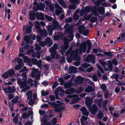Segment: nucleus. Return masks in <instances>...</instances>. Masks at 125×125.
I'll use <instances>...</instances> for the list:
<instances>
[{
	"instance_id": "7ed1b4c3",
	"label": "nucleus",
	"mask_w": 125,
	"mask_h": 125,
	"mask_svg": "<svg viewBox=\"0 0 125 125\" xmlns=\"http://www.w3.org/2000/svg\"><path fill=\"white\" fill-rule=\"evenodd\" d=\"M95 58L94 55L90 54L88 55L86 58L85 59V61L88 62L90 61L92 62L94 64L95 62Z\"/></svg>"
},
{
	"instance_id": "4d7b16f0",
	"label": "nucleus",
	"mask_w": 125,
	"mask_h": 125,
	"mask_svg": "<svg viewBox=\"0 0 125 125\" xmlns=\"http://www.w3.org/2000/svg\"><path fill=\"white\" fill-rule=\"evenodd\" d=\"M90 64L88 63H84L83 64L82 66L84 68H86L90 66Z\"/></svg>"
},
{
	"instance_id": "ddd939ff",
	"label": "nucleus",
	"mask_w": 125,
	"mask_h": 125,
	"mask_svg": "<svg viewBox=\"0 0 125 125\" xmlns=\"http://www.w3.org/2000/svg\"><path fill=\"white\" fill-rule=\"evenodd\" d=\"M36 18L38 20L41 21L44 20V14L42 13H39V12H37L36 15Z\"/></svg>"
},
{
	"instance_id": "39448f33",
	"label": "nucleus",
	"mask_w": 125,
	"mask_h": 125,
	"mask_svg": "<svg viewBox=\"0 0 125 125\" xmlns=\"http://www.w3.org/2000/svg\"><path fill=\"white\" fill-rule=\"evenodd\" d=\"M52 23V25L54 30H58L61 28V26L60 25L57 21L56 20H53Z\"/></svg>"
},
{
	"instance_id": "ea45409f",
	"label": "nucleus",
	"mask_w": 125,
	"mask_h": 125,
	"mask_svg": "<svg viewBox=\"0 0 125 125\" xmlns=\"http://www.w3.org/2000/svg\"><path fill=\"white\" fill-rule=\"evenodd\" d=\"M83 90V87H80L76 90V92L77 94H79L82 92Z\"/></svg>"
},
{
	"instance_id": "3c124183",
	"label": "nucleus",
	"mask_w": 125,
	"mask_h": 125,
	"mask_svg": "<svg viewBox=\"0 0 125 125\" xmlns=\"http://www.w3.org/2000/svg\"><path fill=\"white\" fill-rule=\"evenodd\" d=\"M104 54V55L108 56L110 57H111L113 55L112 53L110 52H105Z\"/></svg>"
},
{
	"instance_id": "4468645a",
	"label": "nucleus",
	"mask_w": 125,
	"mask_h": 125,
	"mask_svg": "<svg viewBox=\"0 0 125 125\" xmlns=\"http://www.w3.org/2000/svg\"><path fill=\"white\" fill-rule=\"evenodd\" d=\"M49 34L50 36H51L52 35V32L53 30H54L52 25H49L48 26L47 28Z\"/></svg>"
},
{
	"instance_id": "338daca9",
	"label": "nucleus",
	"mask_w": 125,
	"mask_h": 125,
	"mask_svg": "<svg viewBox=\"0 0 125 125\" xmlns=\"http://www.w3.org/2000/svg\"><path fill=\"white\" fill-rule=\"evenodd\" d=\"M39 44L42 47H44L45 46V45H46L45 42L42 41H41L40 42Z\"/></svg>"
},
{
	"instance_id": "6ab92c4d",
	"label": "nucleus",
	"mask_w": 125,
	"mask_h": 125,
	"mask_svg": "<svg viewBox=\"0 0 125 125\" xmlns=\"http://www.w3.org/2000/svg\"><path fill=\"white\" fill-rule=\"evenodd\" d=\"M39 70L38 69H36L35 68L33 70V71L32 72L31 74V76L32 78H34L35 75L38 74Z\"/></svg>"
},
{
	"instance_id": "7c9ffc66",
	"label": "nucleus",
	"mask_w": 125,
	"mask_h": 125,
	"mask_svg": "<svg viewBox=\"0 0 125 125\" xmlns=\"http://www.w3.org/2000/svg\"><path fill=\"white\" fill-rule=\"evenodd\" d=\"M69 46L67 45H63L61 46V51L62 54V52H64L66 50H67Z\"/></svg>"
},
{
	"instance_id": "72a5a7b5",
	"label": "nucleus",
	"mask_w": 125,
	"mask_h": 125,
	"mask_svg": "<svg viewBox=\"0 0 125 125\" xmlns=\"http://www.w3.org/2000/svg\"><path fill=\"white\" fill-rule=\"evenodd\" d=\"M32 27L31 26H28L26 29V32L27 34H30L31 32Z\"/></svg>"
},
{
	"instance_id": "2f4dec72",
	"label": "nucleus",
	"mask_w": 125,
	"mask_h": 125,
	"mask_svg": "<svg viewBox=\"0 0 125 125\" xmlns=\"http://www.w3.org/2000/svg\"><path fill=\"white\" fill-rule=\"evenodd\" d=\"M9 76L7 71L2 74L1 75V77L5 79H7Z\"/></svg>"
},
{
	"instance_id": "4be33fe9",
	"label": "nucleus",
	"mask_w": 125,
	"mask_h": 125,
	"mask_svg": "<svg viewBox=\"0 0 125 125\" xmlns=\"http://www.w3.org/2000/svg\"><path fill=\"white\" fill-rule=\"evenodd\" d=\"M36 29H38L37 31V33L40 34L41 36L43 30H42L40 28L39 25H37L35 26Z\"/></svg>"
},
{
	"instance_id": "5fc2aeb1",
	"label": "nucleus",
	"mask_w": 125,
	"mask_h": 125,
	"mask_svg": "<svg viewBox=\"0 0 125 125\" xmlns=\"http://www.w3.org/2000/svg\"><path fill=\"white\" fill-rule=\"evenodd\" d=\"M18 62V64H21L22 65H23V64L22 60L19 57L17 59Z\"/></svg>"
},
{
	"instance_id": "37998d69",
	"label": "nucleus",
	"mask_w": 125,
	"mask_h": 125,
	"mask_svg": "<svg viewBox=\"0 0 125 125\" xmlns=\"http://www.w3.org/2000/svg\"><path fill=\"white\" fill-rule=\"evenodd\" d=\"M99 63L103 67H104L107 64L104 61L102 60H100L99 61Z\"/></svg>"
},
{
	"instance_id": "6e6552de",
	"label": "nucleus",
	"mask_w": 125,
	"mask_h": 125,
	"mask_svg": "<svg viewBox=\"0 0 125 125\" xmlns=\"http://www.w3.org/2000/svg\"><path fill=\"white\" fill-rule=\"evenodd\" d=\"M93 99L90 98H88L86 99L85 103L88 108L91 106V104L93 103Z\"/></svg>"
},
{
	"instance_id": "680f3d73",
	"label": "nucleus",
	"mask_w": 125,
	"mask_h": 125,
	"mask_svg": "<svg viewBox=\"0 0 125 125\" xmlns=\"http://www.w3.org/2000/svg\"><path fill=\"white\" fill-rule=\"evenodd\" d=\"M35 101L34 100L32 99H30L29 100V104L30 105H33Z\"/></svg>"
},
{
	"instance_id": "a19ab883",
	"label": "nucleus",
	"mask_w": 125,
	"mask_h": 125,
	"mask_svg": "<svg viewBox=\"0 0 125 125\" xmlns=\"http://www.w3.org/2000/svg\"><path fill=\"white\" fill-rule=\"evenodd\" d=\"M23 66V65L18 64L15 67L14 69L16 70H18L20 69Z\"/></svg>"
},
{
	"instance_id": "473e14b6",
	"label": "nucleus",
	"mask_w": 125,
	"mask_h": 125,
	"mask_svg": "<svg viewBox=\"0 0 125 125\" xmlns=\"http://www.w3.org/2000/svg\"><path fill=\"white\" fill-rule=\"evenodd\" d=\"M24 40L27 43H29L30 40V36L27 35L25 36L24 38Z\"/></svg>"
},
{
	"instance_id": "f3484780",
	"label": "nucleus",
	"mask_w": 125,
	"mask_h": 125,
	"mask_svg": "<svg viewBox=\"0 0 125 125\" xmlns=\"http://www.w3.org/2000/svg\"><path fill=\"white\" fill-rule=\"evenodd\" d=\"M51 52V56L52 58L53 59H54L55 58L56 59L58 58L59 56L58 54H57V52Z\"/></svg>"
},
{
	"instance_id": "5701e85b",
	"label": "nucleus",
	"mask_w": 125,
	"mask_h": 125,
	"mask_svg": "<svg viewBox=\"0 0 125 125\" xmlns=\"http://www.w3.org/2000/svg\"><path fill=\"white\" fill-rule=\"evenodd\" d=\"M98 10L101 15H104V13L105 12V10L104 7H101L98 9Z\"/></svg>"
},
{
	"instance_id": "6e6d98bb",
	"label": "nucleus",
	"mask_w": 125,
	"mask_h": 125,
	"mask_svg": "<svg viewBox=\"0 0 125 125\" xmlns=\"http://www.w3.org/2000/svg\"><path fill=\"white\" fill-rule=\"evenodd\" d=\"M87 42L88 45V50H90L92 48L91 43L89 40H87Z\"/></svg>"
},
{
	"instance_id": "9b49d317",
	"label": "nucleus",
	"mask_w": 125,
	"mask_h": 125,
	"mask_svg": "<svg viewBox=\"0 0 125 125\" xmlns=\"http://www.w3.org/2000/svg\"><path fill=\"white\" fill-rule=\"evenodd\" d=\"M80 110L82 112V114L84 115L88 116L89 114L88 111L87 110L86 108L83 106L82 107Z\"/></svg>"
},
{
	"instance_id": "c9c22d12",
	"label": "nucleus",
	"mask_w": 125,
	"mask_h": 125,
	"mask_svg": "<svg viewBox=\"0 0 125 125\" xmlns=\"http://www.w3.org/2000/svg\"><path fill=\"white\" fill-rule=\"evenodd\" d=\"M101 88L103 92H105L107 90V87L105 84L103 83L101 85Z\"/></svg>"
},
{
	"instance_id": "e433bc0d",
	"label": "nucleus",
	"mask_w": 125,
	"mask_h": 125,
	"mask_svg": "<svg viewBox=\"0 0 125 125\" xmlns=\"http://www.w3.org/2000/svg\"><path fill=\"white\" fill-rule=\"evenodd\" d=\"M79 98H75L73 99L71 102L70 103L71 104H75L79 100Z\"/></svg>"
},
{
	"instance_id": "a878e982",
	"label": "nucleus",
	"mask_w": 125,
	"mask_h": 125,
	"mask_svg": "<svg viewBox=\"0 0 125 125\" xmlns=\"http://www.w3.org/2000/svg\"><path fill=\"white\" fill-rule=\"evenodd\" d=\"M26 94L27 96V99H31L32 96V92L31 90L28 91L26 93Z\"/></svg>"
},
{
	"instance_id": "a18cd8bd",
	"label": "nucleus",
	"mask_w": 125,
	"mask_h": 125,
	"mask_svg": "<svg viewBox=\"0 0 125 125\" xmlns=\"http://www.w3.org/2000/svg\"><path fill=\"white\" fill-rule=\"evenodd\" d=\"M87 116H85L83 115H82L81 118L80 119L81 123L84 122V121H86L87 119Z\"/></svg>"
},
{
	"instance_id": "49530a36",
	"label": "nucleus",
	"mask_w": 125,
	"mask_h": 125,
	"mask_svg": "<svg viewBox=\"0 0 125 125\" xmlns=\"http://www.w3.org/2000/svg\"><path fill=\"white\" fill-rule=\"evenodd\" d=\"M102 6H105L106 7L111 6V4H109L108 3L106 2H104L102 3Z\"/></svg>"
},
{
	"instance_id": "f8f14e48",
	"label": "nucleus",
	"mask_w": 125,
	"mask_h": 125,
	"mask_svg": "<svg viewBox=\"0 0 125 125\" xmlns=\"http://www.w3.org/2000/svg\"><path fill=\"white\" fill-rule=\"evenodd\" d=\"M31 59L29 58L27 56H25L23 58V60L25 62H28V65L30 67L32 66V63H31Z\"/></svg>"
},
{
	"instance_id": "dca6fc26",
	"label": "nucleus",
	"mask_w": 125,
	"mask_h": 125,
	"mask_svg": "<svg viewBox=\"0 0 125 125\" xmlns=\"http://www.w3.org/2000/svg\"><path fill=\"white\" fill-rule=\"evenodd\" d=\"M94 91L93 87L90 85L88 86L85 90V92L87 93H92Z\"/></svg>"
},
{
	"instance_id": "b1692460",
	"label": "nucleus",
	"mask_w": 125,
	"mask_h": 125,
	"mask_svg": "<svg viewBox=\"0 0 125 125\" xmlns=\"http://www.w3.org/2000/svg\"><path fill=\"white\" fill-rule=\"evenodd\" d=\"M46 45H48L49 47H51L53 44V42L52 41L50 40L49 38H48L47 39L45 42Z\"/></svg>"
},
{
	"instance_id": "774afa93",
	"label": "nucleus",
	"mask_w": 125,
	"mask_h": 125,
	"mask_svg": "<svg viewBox=\"0 0 125 125\" xmlns=\"http://www.w3.org/2000/svg\"><path fill=\"white\" fill-rule=\"evenodd\" d=\"M104 96L105 99H107L108 97L109 94V92L108 91L104 92Z\"/></svg>"
},
{
	"instance_id": "864d4df0",
	"label": "nucleus",
	"mask_w": 125,
	"mask_h": 125,
	"mask_svg": "<svg viewBox=\"0 0 125 125\" xmlns=\"http://www.w3.org/2000/svg\"><path fill=\"white\" fill-rule=\"evenodd\" d=\"M112 63L114 65H117L118 62L115 58H114L112 62Z\"/></svg>"
},
{
	"instance_id": "f704fd0d",
	"label": "nucleus",
	"mask_w": 125,
	"mask_h": 125,
	"mask_svg": "<svg viewBox=\"0 0 125 125\" xmlns=\"http://www.w3.org/2000/svg\"><path fill=\"white\" fill-rule=\"evenodd\" d=\"M19 99V97L17 96L12 99L11 101V102L12 103H17L18 102Z\"/></svg>"
},
{
	"instance_id": "1a4fd4ad",
	"label": "nucleus",
	"mask_w": 125,
	"mask_h": 125,
	"mask_svg": "<svg viewBox=\"0 0 125 125\" xmlns=\"http://www.w3.org/2000/svg\"><path fill=\"white\" fill-rule=\"evenodd\" d=\"M56 7L57 9L55 10V13L57 15H59L62 13V9L57 3L56 5Z\"/></svg>"
},
{
	"instance_id": "cd10ccee",
	"label": "nucleus",
	"mask_w": 125,
	"mask_h": 125,
	"mask_svg": "<svg viewBox=\"0 0 125 125\" xmlns=\"http://www.w3.org/2000/svg\"><path fill=\"white\" fill-rule=\"evenodd\" d=\"M59 107H55L54 111L57 112H60L62 111L64 109H65L64 107H62L58 108Z\"/></svg>"
},
{
	"instance_id": "0e129e2a",
	"label": "nucleus",
	"mask_w": 125,
	"mask_h": 125,
	"mask_svg": "<svg viewBox=\"0 0 125 125\" xmlns=\"http://www.w3.org/2000/svg\"><path fill=\"white\" fill-rule=\"evenodd\" d=\"M45 18L47 20L50 21H51L53 19V18L52 17L47 15H45Z\"/></svg>"
},
{
	"instance_id": "2eb2a0df",
	"label": "nucleus",
	"mask_w": 125,
	"mask_h": 125,
	"mask_svg": "<svg viewBox=\"0 0 125 125\" xmlns=\"http://www.w3.org/2000/svg\"><path fill=\"white\" fill-rule=\"evenodd\" d=\"M6 71L10 77H12L15 73V71L13 69H10Z\"/></svg>"
},
{
	"instance_id": "bb28decb",
	"label": "nucleus",
	"mask_w": 125,
	"mask_h": 125,
	"mask_svg": "<svg viewBox=\"0 0 125 125\" xmlns=\"http://www.w3.org/2000/svg\"><path fill=\"white\" fill-rule=\"evenodd\" d=\"M77 70L76 68L74 66H72L70 67L68 70V72L69 73H72L74 71H75Z\"/></svg>"
},
{
	"instance_id": "c03bdc74",
	"label": "nucleus",
	"mask_w": 125,
	"mask_h": 125,
	"mask_svg": "<svg viewBox=\"0 0 125 125\" xmlns=\"http://www.w3.org/2000/svg\"><path fill=\"white\" fill-rule=\"evenodd\" d=\"M96 66L99 70L102 73H104V71L103 70L102 68L99 64L97 63L96 64Z\"/></svg>"
},
{
	"instance_id": "e2e57ef3",
	"label": "nucleus",
	"mask_w": 125,
	"mask_h": 125,
	"mask_svg": "<svg viewBox=\"0 0 125 125\" xmlns=\"http://www.w3.org/2000/svg\"><path fill=\"white\" fill-rule=\"evenodd\" d=\"M120 88L117 86L115 88V91L117 94H118L119 92L120 91Z\"/></svg>"
},
{
	"instance_id": "8fccbe9b",
	"label": "nucleus",
	"mask_w": 125,
	"mask_h": 125,
	"mask_svg": "<svg viewBox=\"0 0 125 125\" xmlns=\"http://www.w3.org/2000/svg\"><path fill=\"white\" fill-rule=\"evenodd\" d=\"M70 1L71 3H74L75 4H78L79 2V0H70Z\"/></svg>"
},
{
	"instance_id": "79ce46f5",
	"label": "nucleus",
	"mask_w": 125,
	"mask_h": 125,
	"mask_svg": "<svg viewBox=\"0 0 125 125\" xmlns=\"http://www.w3.org/2000/svg\"><path fill=\"white\" fill-rule=\"evenodd\" d=\"M103 114L102 111L100 110L99 113L98 114L97 118L98 119H102L103 118Z\"/></svg>"
},
{
	"instance_id": "f03ea898",
	"label": "nucleus",
	"mask_w": 125,
	"mask_h": 125,
	"mask_svg": "<svg viewBox=\"0 0 125 125\" xmlns=\"http://www.w3.org/2000/svg\"><path fill=\"white\" fill-rule=\"evenodd\" d=\"M85 29V26L83 25H81L79 26L78 27V30L79 32L81 34H82L83 32V34L85 36H87L89 32L88 30L87 29Z\"/></svg>"
},
{
	"instance_id": "f257e3e1",
	"label": "nucleus",
	"mask_w": 125,
	"mask_h": 125,
	"mask_svg": "<svg viewBox=\"0 0 125 125\" xmlns=\"http://www.w3.org/2000/svg\"><path fill=\"white\" fill-rule=\"evenodd\" d=\"M73 29V26L72 25H70L67 28L65 29L64 30V33L67 35V37L70 38L72 40H73L74 36Z\"/></svg>"
},
{
	"instance_id": "4c0bfd02",
	"label": "nucleus",
	"mask_w": 125,
	"mask_h": 125,
	"mask_svg": "<svg viewBox=\"0 0 125 125\" xmlns=\"http://www.w3.org/2000/svg\"><path fill=\"white\" fill-rule=\"evenodd\" d=\"M49 94V92L47 91L45 92L43 90H42L41 91V95L43 96L48 95Z\"/></svg>"
},
{
	"instance_id": "a211bd4d",
	"label": "nucleus",
	"mask_w": 125,
	"mask_h": 125,
	"mask_svg": "<svg viewBox=\"0 0 125 125\" xmlns=\"http://www.w3.org/2000/svg\"><path fill=\"white\" fill-rule=\"evenodd\" d=\"M7 89L8 90V92L10 94L13 93L15 91V87L14 86H12V87H8L7 88Z\"/></svg>"
},
{
	"instance_id": "aec40b11",
	"label": "nucleus",
	"mask_w": 125,
	"mask_h": 125,
	"mask_svg": "<svg viewBox=\"0 0 125 125\" xmlns=\"http://www.w3.org/2000/svg\"><path fill=\"white\" fill-rule=\"evenodd\" d=\"M107 66L108 67L107 68H105V70L107 71L109 70L110 72H111L113 71V67L112 64L111 63H109L107 64Z\"/></svg>"
},
{
	"instance_id": "0eeeda50",
	"label": "nucleus",
	"mask_w": 125,
	"mask_h": 125,
	"mask_svg": "<svg viewBox=\"0 0 125 125\" xmlns=\"http://www.w3.org/2000/svg\"><path fill=\"white\" fill-rule=\"evenodd\" d=\"M84 80V78L79 75L78 76L76 77L75 80V82L77 83L81 84L82 83Z\"/></svg>"
},
{
	"instance_id": "20e7f679",
	"label": "nucleus",
	"mask_w": 125,
	"mask_h": 125,
	"mask_svg": "<svg viewBox=\"0 0 125 125\" xmlns=\"http://www.w3.org/2000/svg\"><path fill=\"white\" fill-rule=\"evenodd\" d=\"M31 63L33 65L36 64L38 67H41L42 66V61L41 60H39L38 61L36 59L32 58L31 59Z\"/></svg>"
},
{
	"instance_id": "c85d7f7f",
	"label": "nucleus",
	"mask_w": 125,
	"mask_h": 125,
	"mask_svg": "<svg viewBox=\"0 0 125 125\" xmlns=\"http://www.w3.org/2000/svg\"><path fill=\"white\" fill-rule=\"evenodd\" d=\"M49 118V115L48 114L44 115L43 116V124H45V123L47 122L48 119Z\"/></svg>"
},
{
	"instance_id": "69168bd1",
	"label": "nucleus",
	"mask_w": 125,
	"mask_h": 125,
	"mask_svg": "<svg viewBox=\"0 0 125 125\" xmlns=\"http://www.w3.org/2000/svg\"><path fill=\"white\" fill-rule=\"evenodd\" d=\"M52 104H51V105L52 106H54L55 107H59L60 105L59 104H57L56 103L54 102H52Z\"/></svg>"
},
{
	"instance_id": "de8ad7c7",
	"label": "nucleus",
	"mask_w": 125,
	"mask_h": 125,
	"mask_svg": "<svg viewBox=\"0 0 125 125\" xmlns=\"http://www.w3.org/2000/svg\"><path fill=\"white\" fill-rule=\"evenodd\" d=\"M97 20V18L96 17H93L90 20V21L91 23H94Z\"/></svg>"
},
{
	"instance_id": "423d86ee",
	"label": "nucleus",
	"mask_w": 125,
	"mask_h": 125,
	"mask_svg": "<svg viewBox=\"0 0 125 125\" xmlns=\"http://www.w3.org/2000/svg\"><path fill=\"white\" fill-rule=\"evenodd\" d=\"M88 109L92 114H95L97 112V106L95 105H93L92 107L91 106L88 108Z\"/></svg>"
},
{
	"instance_id": "13d9d810",
	"label": "nucleus",
	"mask_w": 125,
	"mask_h": 125,
	"mask_svg": "<svg viewBox=\"0 0 125 125\" xmlns=\"http://www.w3.org/2000/svg\"><path fill=\"white\" fill-rule=\"evenodd\" d=\"M83 10L85 13H88L90 11V8L88 6H86L85 8H84L83 9Z\"/></svg>"
},
{
	"instance_id": "58836bf2",
	"label": "nucleus",
	"mask_w": 125,
	"mask_h": 125,
	"mask_svg": "<svg viewBox=\"0 0 125 125\" xmlns=\"http://www.w3.org/2000/svg\"><path fill=\"white\" fill-rule=\"evenodd\" d=\"M71 85V83H66L64 84V86L66 89L70 88Z\"/></svg>"
},
{
	"instance_id": "393cba45",
	"label": "nucleus",
	"mask_w": 125,
	"mask_h": 125,
	"mask_svg": "<svg viewBox=\"0 0 125 125\" xmlns=\"http://www.w3.org/2000/svg\"><path fill=\"white\" fill-rule=\"evenodd\" d=\"M106 0H97L94 2V4L96 6H99L102 5V2H104L106 1Z\"/></svg>"
},
{
	"instance_id": "9d476101",
	"label": "nucleus",
	"mask_w": 125,
	"mask_h": 125,
	"mask_svg": "<svg viewBox=\"0 0 125 125\" xmlns=\"http://www.w3.org/2000/svg\"><path fill=\"white\" fill-rule=\"evenodd\" d=\"M37 13H35L33 11L29 13V16L30 19L31 21H34L35 20V17L36 18Z\"/></svg>"
},
{
	"instance_id": "052dcab7",
	"label": "nucleus",
	"mask_w": 125,
	"mask_h": 125,
	"mask_svg": "<svg viewBox=\"0 0 125 125\" xmlns=\"http://www.w3.org/2000/svg\"><path fill=\"white\" fill-rule=\"evenodd\" d=\"M52 123L53 125H54L57 123V119L56 118H53L52 121Z\"/></svg>"
},
{
	"instance_id": "c756f323",
	"label": "nucleus",
	"mask_w": 125,
	"mask_h": 125,
	"mask_svg": "<svg viewBox=\"0 0 125 125\" xmlns=\"http://www.w3.org/2000/svg\"><path fill=\"white\" fill-rule=\"evenodd\" d=\"M27 84V83L26 81H22L21 83L20 84V88L23 89L26 86Z\"/></svg>"
},
{
	"instance_id": "bf43d9fd",
	"label": "nucleus",
	"mask_w": 125,
	"mask_h": 125,
	"mask_svg": "<svg viewBox=\"0 0 125 125\" xmlns=\"http://www.w3.org/2000/svg\"><path fill=\"white\" fill-rule=\"evenodd\" d=\"M22 117L24 119H26L27 118L29 117L30 116L29 114L27 113H25L23 114L22 115Z\"/></svg>"
},
{
	"instance_id": "09e8293b",
	"label": "nucleus",
	"mask_w": 125,
	"mask_h": 125,
	"mask_svg": "<svg viewBox=\"0 0 125 125\" xmlns=\"http://www.w3.org/2000/svg\"><path fill=\"white\" fill-rule=\"evenodd\" d=\"M48 35V32L45 30H43L42 34L41 35V37H45Z\"/></svg>"
},
{
	"instance_id": "603ef678",
	"label": "nucleus",
	"mask_w": 125,
	"mask_h": 125,
	"mask_svg": "<svg viewBox=\"0 0 125 125\" xmlns=\"http://www.w3.org/2000/svg\"><path fill=\"white\" fill-rule=\"evenodd\" d=\"M58 1L59 4L61 6H64L65 5V2L63 0H58Z\"/></svg>"
},
{
	"instance_id": "412c9836",
	"label": "nucleus",
	"mask_w": 125,
	"mask_h": 125,
	"mask_svg": "<svg viewBox=\"0 0 125 125\" xmlns=\"http://www.w3.org/2000/svg\"><path fill=\"white\" fill-rule=\"evenodd\" d=\"M40 5H39L37 7L38 10H44V8L45 7V4L41 2H40Z\"/></svg>"
}]
</instances>
